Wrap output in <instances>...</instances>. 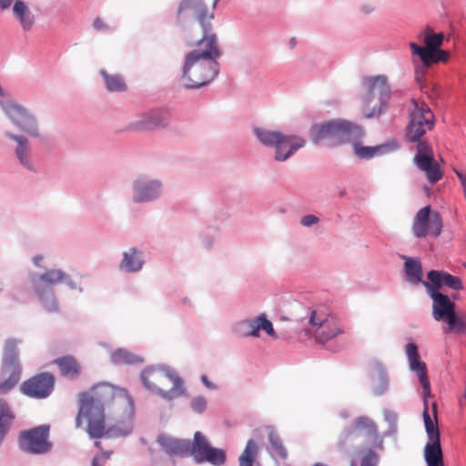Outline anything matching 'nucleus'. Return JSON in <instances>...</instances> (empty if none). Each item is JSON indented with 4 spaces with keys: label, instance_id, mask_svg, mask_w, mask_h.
<instances>
[{
    "label": "nucleus",
    "instance_id": "14",
    "mask_svg": "<svg viewBox=\"0 0 466 466\" xmlns=\"http://www.w3.org/2000/svg\"><path fill=\"white\" fill-rule=\"evenodd\" d=\"M441 229V216L437 211H431V206H426L417 212L412 224V231L417 238H424L427 235L438 237Z\"/></svg>",
    "mask_w": 466,
    "mask_h": 466
},
{
    "label": "nucleus",
    "instance_id": "10",
    "mask_svg": "<svg viewBox=\"0 0 466 466\" xmlns=\"http://www.w3.org/2000/svg\"><path fill=\"white\" fill-rule=\"evenodd\" d=\"M66 279V273L59 269H49L38 277L35 275L32 277L31 280L35 291L48 311L57 309V303L52 287Z\"/></svg>",
    "mask_w": 466,
    "mask_h": 466
},
{
    "label": "nucleus",
    "instance_id": "38",
    "mask_svg": "<svg viewBox=\"0 0 466 466\" xmlns=\"http://www.w3.org/2000/svg\"><path fill=\"white\" fill-rule=\"evenodd\" d=\"M101 75L104 77L106 88L110 92H123L126 90L127 86L123 77L119 75H109L102 70Z\"/></svg>",
    "mask_w": 466,
    "mask_h": 466
},
{
    "label": "nucleus",
    "instance_id": "17",
    "mask_svg": "<svg viewBox=\"0 0 466 466\" xmlns=\"http://www.w3.org/2000/svg\"><path fill=\"white\" fill-rule=\"evenodd\" d=\"M55 382L56 378L52 373H38L24 381L21 391L30 398L45 399L52 393Z\"/></svg>",
    "mask_w": 466,
    "mask_h": 466
},
{
    "label": "nucleus",
    "instance_id": "50",
    "mask_svg": "<svg viewBox=\"0 0 466 466\" xmlns=\"http://www.w3.org/2000/svg\"><path fill=\"white\" fill-rule=\"evenodd\" d=\"M104 465H105V463L100 461V459H98V457L93 458L91 466H104Z\"/></svg>",
    "mask_w": 466,
    "mask_h": 466
},
{
    "label": "nucleus",
    "instance_id": "18",
    "mask_svg": "<svg viewBox=\"0 0 466 466\" xmlns=\"http://www.w3.org/2000/svg\"><path fill=\"white\" fill-rule=\"evenodd\" d=\"M347 437L354 439H362L367 444L381 447L377 426L368 417H358L354 420L353 427L347 430Z\"/></svg>",
    "mask_w": 466,
    "mask_h": 466
},
{
    "label": "nucleus",
    "instance_id": "2",
    "mask_svg": "<svg viewBox=\"0 0 466 466\" xmlns=\"http://www.w3.org/2000/svg\"><path fill=\"white\" fill-rule=\"evenodd\" d=\"M219 56L216 35H208L198 41L195 48L185 58L182 75L185 86L199 88L212 81L218 73Z\"/></svg>",
    "mask_w": 466,
    "mask_h": 466
},
{
    "label": "nucleus",
    "instance_id": "25",
    "mask_svg": "<svg viewBox=\"0 0 466 466\" xmlns=\"http://www.w3.org/2000/svg\"><path fill=\"white\" fill-rule=\"evenodd\" d=\"M157 441L169 456H188L189 440H179L162 434L157 437Z\"/></svg>",
    "mask_w": 466,
    "mask_h": 466
},
{
    "label": "nucleus",
    "instance_id": "7",
    "mask_svg": "<svg viewBox=\"0 0 466 466\" xmlns=\"http://www.w3.org/2000/svg\"><path fill=\"white\" fill-rule=\"evenodd\" d=\"M254 133L262 145L275 148L277 161L288 159L306 144V140L299 136H289L279 131L256 127Z\"/></svg>",
    "mask_w": 466,
    "mask_h": 466
},
{
    "label": "nucleus",
    "instance_id": "5",
    "mask_svg": "<svg viewBox=\"0 0 466 466\" xmlns=\"http://www.w3.org/2000/svg\"><path fill=\"white\" fill-rule=\"evenodd\" d=\"M363 136L362 128L346 120H332L325 124L315 125L310 128V137L314 144L325 143L329 147L348 143Z\"/></svg>",
    "mask_w": 466,
    "mask_h": 466
},
{
    "label": "nucleus",
    "instance_id": "28",
    "mask_svg": "<svg viewBox=\"0 0 466 466\" xmlns=\"http://www.w3.org/2000/svg\"><path fill=\"white\" fill-rule=\"evenodd\" d=\"M13 14L25 31H29L35 25V17L28 4L16 0L13 6Z\"/></svg>",
    "mask_w": 466,
    "mask_h": 466
},
{
    "label": "nucleus",
    "instance_id": "6",
    "mask_svg": "<svg viewBox=\"0 0 466 466\" xmlns=\"http://www.w3.org/2000/svg\"><path fill=\"white\" fill-rule=\"evenodd\" d=\"M213 17V13L208 12L202 0H182L177 8V23L189 32L199 28L201 38L216 35L212 33Z\"/></svg>",
    "mask_w": 466,
    "mask_h": 466
},
{
    "label": "nucleus",
    "instance_id": "44",
    "mask_svg": "<svg viewBox=\"0 0 466 466\" xmlns=\"http://www.w3.org/2000/svg\"><path fill=\"white\" fill-rule=\"evenodd\" d=\"M260 329H263L268 336L277 338L272 323L266 319L265 315H260Z\"/></svg>",
    "mask_w": 466,
    "mask_h": 466
},
{
    "label": "nucleus",
    "instance_id": "43",
    "mask_svg": "<svg viewBox=\"0 0 466 466\" xmlns=\"http://www.w3.org/2000/svg\"><path fill=\"white\" fill-rule=\"evenodd\" d=\"M191 408L197 413L203 412L207 408V400L202 397H196L191 400Z\"/></svg>",
    "mask_w": 466,
    "mask_h": 466
},
{
    "label": "nucleus",
    "instance_id": "53",
    "mask_svg": "<svg viewBox=\"0 0 466 466\" xmlns=\"http://www.w3.org/2000/svg\"><path fill=\"white\" fill-rule=\"evenodd\" d=\"M349 466H357V464L354 461H350V462L349 463Z\"/></svg>",
    "mask_w": 466,
    "mask_h": 466
},
{
    "label": "nucleus",
    "instance_id": "33",
    "mask_svg": "<svg viewBox=\"0 0 466 466\" xmlns=\"http://www.w3.org/2000/svg\"><path fill=\"white\" fill-rule=\"evenodd\" d=\"M144 261L141 258V252L136 248H131L124 253L120 268L128 272H136L141 269Z\"/></svg>",
    "mask_w": 466,
    "mask_h": 466
},
{
    "label": "nucleus",
    "instance_id": "3",
    "mask_svg": "<svg viewBox=\"0 0 466 466\" xmlns=\"http://www.w3.org/2000/svg\"><path fill=\"white\" fill-rule=\"evenodd\" d=\"M140 377L147 390L163 399L171 400L185 394L183 380L168 368L148 367L141 372Z\"/></svg>",
    "mask_w": 466,
    "mask_h": 466
},
{
    "label": "nucleus",
    "instance_id": "41",
    "mask_svg": "<svg viewBox=\"0 0 466 466\" xmlns=\"http://www.w3.org/2000/svg\"><path fill=\"white\" fill-rule=\"evenodd\" d=\"M379 457L375 451L370 450L361 458L360 466H377Z\"/></svg>",
    "mask_w": 466,
    "mask_h": 466
},
{
    "label": "nucleus",
    "instance_id": "19",
    "mask_svg": "<svg viewBox=\"0 0 466 466\" xmlns=\"http://www.w3.org/2000/svg\"><path fill=\"white\" fill-rule=\"evenodd\" d=\"M431 298L433 299L432 315L434 319L445 320L449 326L455 323V304L447 295L439 291L431 290Z\"/></svg>",
    "mask_w": 466,
    "mask_h": 466
},
{
    "label": "nucleus",
    "instance_id": "11",
    "mask_svg": "<svg viewBox=\"0 0 466 466\" xmlns=\"http://www.w3.org/2000/svg\"><path fill=\"white\" fill-rule=\"evenodd\" d=\"M413 108L410 113V121L407 127V137L410 141H419L420 137L434 127V115L430 107L423 102L411 101Z\"/></svg>",
    "mask_w": 466,
    "mask_h": 466
},
{
    "label": "nucleus",
    "instance_id": "35",
    "mask_svg": "<svg viewBox=\"0 0 466 466\" xmlns=\"http://www.w3.org/2000/svg\"><path fill=\"white\" fill-rule=\"evenodd\" d=\"M423 42L427 50H432L442 45L444 35L442 33H434L431 27L427 26L421 33Z\"/></svg>",
    "mask_w": 466,
    "mask_h": 466
},
{
    "label": "nucleus",
    "instance_id": "1",
    "mask_svg": "<svg viewBox=\"0 0 466 466\" xmlns=\"http://www.w3.org/2000/svg\"><path fill=\"white\" fill-rule=\"evenodd\" d=\"M78 411L76 427L86 422V431L91 438H100L106 431V414L114 423L108 428L113 436H125L133 430L134 401L125 389L106 382L94 385L77 395Z\"/></svg>",
    "mask_w": 466,
    "mask_h": 466
},
{
    "label": "nucleus",
    "instance_id": "24",
    "mask_svg": "<svg viewBox=\"0 0 466 466\" xmlns=\"http://www.w3.org/2000/svg\"><path fill=\"white\" fill-rule=\"evenodd\" d=\"M409 46L411 54L413 56H418L423 66L426 67H430L432 64H437L439 62H447L450 57L447 51L440 49L439 47L432 50H427L414 42H410Z\"/></svg>",
    "mask_w": 466,
    "mask_h": 466
},
{
    "label": "nucleus",
    "instance_id": "27",
    "mask_svg": "<svg viewBox=\"0 0 466 466\" xmlns=\"http://www.w3.org/2000/svg\"><path fill=\"white\" fill-rule=\"evenodd\" d=\"M62 377L76 380L82 373V366L73 355H65L54 360Z\"/></svg>",
    "mask_w": 466,
    "mask_h": 466
},
{
    "label": "nucleus",
    "instance_id": "47",
    "mask_svg": "<svg viewBox=\"0 0 466 466\" xmlns=\"http://www.w3.org/2000/svg\"><path fill=\"white\" fill-rule=\"evenodd\" d=\"M201 380L207 388H208V389L216 388V386L211 381L208 380V379L206 375H202Z\"/></svg>",
    "mask_w": 466,
    "mask_h": 466
},
{
    "label": "nucleus",
    "instance_id": "45",
    "mask_svg": "<svg viewBox=\"0 0 466 466\" xmlns=\"http://www.w3.org/2000/svg\"><path fill=\"white\" fill-rule=\"evenodd\" d=\"M319 218L315 215H306L301 218L300 223L304 227H310L319 222Z\"/></svg>",
    "mask_w": 466,
    "mask_h": 466
},
{
    "label": "nucleus",
    "instance_id": "16",
    "mask_svg": "<svg viewBox=\"0 0 466 466\" xmlns=\"http://www.w3.org/2000/svg\"><path fill=\"white\" fill-rule=\"evenodd\" d=\"M414 162L419 169L424 172L430 183L434 184L442 178L443 171L435 161L432 150L427 143L418 144Z\"/></svg>",
    "mask_w": 466,
    "mask_h": 466
},
{
    "label": "nucleus",
    "instance_id": "42",
    "mask_svg": "<svg viewBox=\"0 0 466 466\" xmlns=\"http://www.w3.org/2000/svg\"><path fill=\"white\" fill-rule=\"evenodd\" d=\"M450 329H455L458 332L466 331V314L455 315V323L449 326Z\"/></svg>",
    "mask_w": 466,
    "mask_h": 466
},
{
    "label": "nucleus",
    "instance_id": "26",
    "mask_svg": "<svg viewBox=\"0 0 466 466\" xmlns=\"http://www.w3.org/2000/svg\"><path fill=\"white\" fill-rule=\"evenodd\" d=\"M390 97L362 96V110L366 118L379 117L389 107Z\"/></svg>",
    "mask_w": 466,
    "mask_h": 466
},
{
    "label": "nucleus",
    "instance_id": "51",
    "mask_svg": "<svg viewBox=\"0 0 466 466\" xmlns=\"http://www.w3.org/2000/svg\"><path fill=\"white\" fill-rule=\"evenodd\" d=\"M42 260H43V257H42V256H35V257L34 258V263H35V265H36V266H40V264H41Z\"/></svg>",
    "mask_w": 466,
    "mask_h": 466
},
{
    "label": "nucleus",
    "instance_id": "52",
    "mask_svg": "<svg viewBox=\"0 0 466 466\" xmlns=\"http://www.w3.org/2000/svg\"><path fill=\"white\" fill-rule=\"evenodd\" d=\"M95 446H96V448H99V449H100V448H101V442H100V441H96V442H95Z\"/></svg>",
    "mask_w": 466,
    "mask_h": 466
},
{
    "label": "nucleus",
    "instance_id": "15",
    "mask_svg": "<svg viewBox=\"0 0 466 466\" xmlns=\"http://www.w3.org/2000/svg\"><path fill=\"white\" fill-rule=\"evenodd\" d=\"M4 112L8 118L22 131H25L31 137H39V130L36 126L35 118L23 106L9 101L7 103L0 102Z\"/></svg>",
    "mask_w": 466,
    "mask_h": 466
},
{
    "label": "nucleus",
    "instance_id": "30",
    "mask_svg": "<svg viewBox=\"0 0 466 466\" xmlns=\"http://www.w3.org/2000/svg\"><path fill=\"white\" fill-rule=\"evenodd\" d=\"M7 137L15 140L17 143L15 149V155L19 159V162L29 170H33V166L30 159V149L28 140L23 136H16L13 134H7Z\"/></svg>",
    "mask_w": 466,
    "mask_h": 466
},
{
    "label": "nucleus",
    "instance_id": "46",
    "mask_svg": "<svg viewBox=\"0 0 466 466\" xmlns=\"http://www.w3.org/2000/svg\"><path fill=\"white\" fill-rule=\"evenodd\" d=\"M93 25L98 31L109 29V26L99 17L94 20Z\"/></svg>",
    "mask_w": 466,
    "mask_h": 466
},
{
    "label": "nucleus",
    "instance_id": "8",
    "mask_svg": "<svg viewBox=\"0 0 466 466\" xmlns=\"http://www.w3.org/2000/svg\"><path fill=\"white\" fill-rule=\"evenodd\" d=\"M308 324L305 333L314 337L318 343H325L342 333L338 319L324 308L311 309Z\"/></svg>",
    "mask_w": 466,
    "mask_h": 466
},
{
    "label": "nucleus",
    "instance_id": "49",
    "mask_svg": "<svg viewBox=\"0 0 466 466\" xmlns=\"http://www.w3.org/2000/svg\"><path fill=\"white\" fill-rule=\"evenodd\" d=\"M13 2L14 0H0V7L4 9L8 8Z\"/></svg>",
    "mask_w": 466,
    "mask_h": 466
},
{
    "label": "nucleus",
    "instance_id": "40",
    "mask_svg": "<svg viewBox=\"0 0 466 466\" xmlns=\"http://www.w3.org/2000/svg\"><path fill=\"white\" fill-rule=\"evenodd\" d=\"M245 328L248 329L247 335L258 337L260 327V316L253 319H248L241 323Z\"/></svg>",
    "mask_w": 466,
    "mask_h": 466
},
{
    "label": "nucleus",
    "instance_id": "29",
    "mask_svg": "<svg viewBox=\"0 0 466 466\" xmlns=\"http://www.w3.org/2000/svg\"><path fill=\"white\" fill-rule=\"evenodd\" d=\"M360 138H356L348 142L352 144L353 152L360 158H371L374 156L382 155L389 150H393L398 147L396 144L380 145L377 147H361L360 145Z\"/></svg>",
    "mask_w": 466,
    "mask_h": 466
},
{
    "label": "nucleus",
    "instance_id": "31",
    "mask_svg": "<svg viewBox=\"0 0 466 466\" xmlns=\"http://www.w3.org/2000/svg\"><path fill=\"white\" fill-rule=\"evenodd\" d=\"M424 458L427 466L444 465L441 440H432L425 446Z\"/></svg>",
    "mask_w": 466,
    "mask_h": 466
},
{
    "label": "nucleus",
    "instance_id": "32",
    "mask_svg": "<svg viewBox=\"0 0 466 466\" xmlns=\"http://www.w3.org/2000/svg\"><path fill=\"white\" fill-rule=\"evenodd\" d=\"M14 420L15 415L9 404L5 400L0 399V444L9 431Z\"/></svg>",
    "mask_w": 466,
    "mask_h": 466
},
{
    "label": "nucleus",
    "instance_id": "23",
    "mask_svg": "<svg viewBox=\"0 0 466 466\" xmlns=\"http://www.w3.org/2000/svg\"><path fill=\"white\" fill-rule=\"evenodd\" d=\"M134 201H150L159 195L160 183L157 180H148L145 177H139L134 183Z\"/></svg>",
    "mask_w": 466,
    "mask_h": 466
},
{
    "label": "nucleus",
    "instance_id": "9",
    "mask_svg": "<svg viewBox=\"0 0 466 466\" xmlns=\"http://www.w3.org/2000/svg\"><path fill=\"white\" fill-rule=\"evenodd\" d=\"M17 344L14 339L5 341L0 372V395L9 392L20 380L22 370L17 353Z\"/></svg>",
    "mask_w": 466,
    "mask_h": 466
},
{
    "label": "nucleus",
    "instance_id": "39",
    "mask_svg": "<svg viewBox=\"0 0 466 466\" xmlns=\"http://www.w3.org/2000/svg\"><path fill=\"white\" fill-rule=\"evenodd\" d=\"M268 441L270 444L271 453L274 456L279 457L281 459H286L288 455L287 450L284 447L279 434L273 430H271L268 433Z\"/></svg>",
    "mask_w": 466,
    "mask_h": 466
},
{
    "label": "nucleus",
    "instance_id": "20",
    "mask_svg": "<svg viewBox=\"0 0 466 466\" xmlns=\"http://www.w3.org/2000/svg\"><path fill=\"white\" fill-rule=\"evenodd\" d=\"M170 116L166 110H154L139 116L133 123V127L138 130H153L165 127L169 122Z\"/></svg>",
    "mask_w": 466,
    "mask_h": 466
},
{
    "label": "nucleus",
    "instance_id": "21",
    "mask_svg": "<svg viewBox=\"0 0 466 466\" xmlns=\"http://www.w3.org/2000/svg\"><path fill=\"white\" fill-rule=\"evenodd\" d=\"M362 85L365 88L363 96H372L380 97H390L391 88L387 76L377 75L365 76L362 78Z\"/></svg>",
    "mask_w": 466,
    "mask_h": 466
},
{
    "label": "nucleus",
    "instance_id": "48",
    "mask_svg": "<svg viewBox=\"0 0 466 466\" xmlns=\"http://www.w3.org/2000/svg\"><path fill=\"white\" fill-rule=\"evenodd\" d=\"M111 453H112L111 451H104L101 453V455H99L97 457H98V459H100V461H102L103 463H106V461L110 459Z\"/></svg>",
    "mask_w": 466,
    "mask_h": 466
},
{
    "label": "nucleus",
    "instance_id": "37",
    "mask_svg": "<svg viewBox=\"0 0 466 466\" xmlns=\"http://www.w3.org/2000/svg\"><path fill=\"white\" fill-rule=\"evenodd\" d=\"M404 266L407 279L413 284L419 283L422 277V270L420 262L415 259L407 258Z\"/></svg>",
    "mask_w": 466,
    "mask_h": 466
},
{
    "label": "nucleus",
    "instance_id": "34",
    "mask_svg": "<svg viewBox=\"0 0 466 466\" xmlns=\"http://www.w3.org/2000/svg\"><path fill=\"white\" fill-rule=\"evenodd\" d=\"M258 454V447L255 441L248 440L243 452L238 458V466H253Z\"/></svg>",
    "mask_w": 466,
    "mask_h": 466
},
{
    "label": "nucleus",
    "instance_id": "54",
    "mask_svg": "<svg viewBox=\"0 0 466 466\" xmlns=\"http://www.w3.org/2000/svg\"><path fill=\"white\" fill-rule=\"evenodd\" d=\"M4 96L3 89H2V87L0 86V96Z\"/></svg>",
    "mask_w": 466,
    "mask_h": 466
},
{
    "label": "nucleus",
    "instance_id": "12",
    "mask_svg": "<svg viewBox=\"0 0 466 466\" xmlns=\"http://www.w3.org/2000/svg\"><path fill=\"white\" fill-rule=\"evenodd\" d=\"M189 455L198 463L208 462L214 466H221L226 461L225 451L212 447L208 438L200 431L195 432L193 441H189Z\"/></svg>",
    "mask_w": 466,
    "mask_h": 466
},
{
    "label": "nucleus",
    "instance_id": "36",
    "mask_svg": "<svg viewBox=\"0 0 466 466\" xmlns=\"http://www.w3.org/2000/svg\"><path fill=\"white\" fill-rule=\"evenodd\" d=\"M113 363L117 365H132L142 362V359L126 350H116L111 355Z\"/></svg>",
    "mask_w": 466,
    "mask_h": 466
},
{
    "label": "nucleus",
    "instance_id": "4",
    "mask_svg": "<svg viewBox=\"0 0 466 466\" xmlns=\"http://www.w3.org/2000/svg\"><path fill=\"white\" fill-rule=\"evenodd\" d=\"M405 352L409 360L410 370L416 372L423 390L424 409L423 421L429 441L440 439V431L438 428L437 405L432 404L433 418L429 413V407L426 398L431 395V382L427 375V368L425 362L420 360L418 353V348L415 343H408Z\"/></svg>",
    "mask_w": 466,
    "mask_h": 466
},
{
    "label": "nucleus",
    "instance_id": "55",
    "mask_svg": "<svg viewBox=\"0 0 466 466\" xmlns=\"http://www.w3.org/2000/svg\"><path fill=\"white\" fill-rule=\"evenodd\" d=\"M291 44H292V46L295 45V39L294 38L291 39Z\"/></svg>",
    "mask_w": 466,
    "mask_h": 466
},
{
    "label": "nucleus",
    "instance_id": "22",
    "mask_svg": "<svg viewBox=\"0 0 466 466\" xmlns=\"http://www.w3.org/2000/svg\"><path fill=\"white\" fill-rule=\"evenodd\" d=\"M428 279L431 282V285L425 282L424 286L431 290L438 291L442 285L455 290L463 289L461 278L446 271L431 270L428 273Z\"/></svg>",
    "mask_w": 466,
    "mask_h": 466
},
{
    "label": "nucleus",
    "instance_id": "13",
    "mask_svg": "<svg viewBox=\"0 0 466 466\" xmlns=\"http://www.w3.org/2000/svg\"><path fill=\"white\" fill-rule=\"evenodd\" d=\"M49 425H40L21 432L19 446L22 451L32 454L47 453L52 449L49 441Z\"/></svg>",
    "mask_w": 466,
    "mask_h": 466
}]
</instances>
